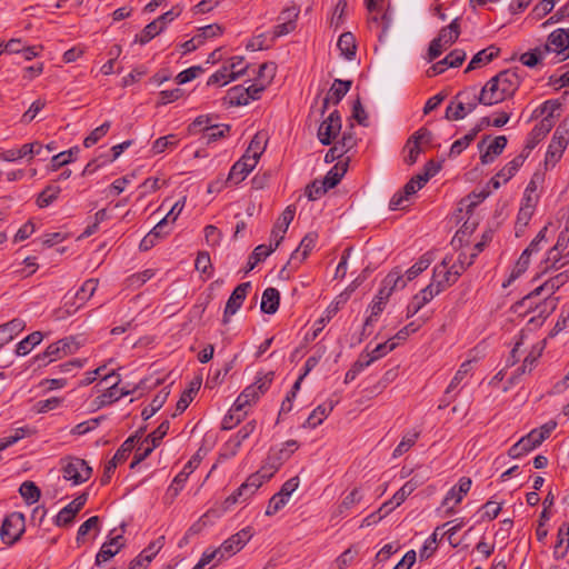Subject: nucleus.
Segmentation results:
<instances>
[{"mask_svg":"<svg viewBox=\"0 0 569 569\" xmlns=\"http://www.w3.org/2000/svg\"><path fill=\"white\" fill-rule=\"evenodd\" d=\"M200 458L198 456H193L183 467L182 471H180L173 479L169 490L173 491V496H177L182 489L184 482L188 480L190 473L193 472L200 465Z\"/></svg>","mask_w":569,"mask_h":569,"instance_id":"23","label":"nucleus"},{"mask_svg":"<svg viewBox=\"0 0 569 569\" xmlns=\"http://www.w3.org/2000/svg\"><path fill=\"white\" fill-rule=\"evenodd\" d=\"M273 380V372H268L248 386L237 398L233 411H241L244 407L254 403L261 395H263L270 387Z\"/></svg>","mask_w":569,"mask_h":569,"instance_id":"2","label":"nucleus"},{"mask_svg":"<svg viewBox=\"0 0 569 569\" xmlns=\"http://www.w3.org/2000/svg\"><path fill=\"white\" fill-rule=\"evenodd\" d=\"M24 530V517L22 513L13 512L4 518L0 535L1 539L8 543H14Z\"/></svg>","mask_w":569,"mask_h":569,"instance_id":"8","label":"nucleus"},{"mask_svg":"<svg viewBox=\"0 0 569 569\" xmlns=\"http://www.w3.org/2000/svg\"><path fill=\"white\" fill-rule=\"evenodd\" d=\"M488 139H489V136H486L478 143V149L481 152L480 161L482 164H488V163L492 162L496 157L500 156L503 152V150L507 146V142H508V140L505 136H498L490 142V144L487 147L486 151L482 152V148Z\"/></svg>","mask_w":569,"mask_h":569,"instance_id":"14","label":"nucleus"},{"mask_svg":"<svg viewBox=\"0 0 569 569\" xmlns=\"http://www.w3.org/2000/svg\"><path fill=\"white\" fill-rule=\"evenodd\" d=\"M569 549V536H565L563 528L558 530V540L553 549V558L556 560L565 558Z\"/></svg>","mask_w":569,"mask_h":569,"instance_id":"57","label":"nucleus"},{"mask_svg":"<svg viewBox=\"0 0 569 569\" xmlns=\"http://www.w3.org/2000/svg\"><path fill=\"white\" fill-rule=\"evenodd\" d=\"M418 487L413 479L407 481L392 497L395 506H400Z\"/></svg>","mask_w":569,"mask_h":569,"instance_id":"61","label":"nucleus"},{"mask_svg":"<svg viewBox=\"0 0 569 569\" xmlns=\"http://www.w3.org/2000/svg\"><path fill=\"white\" fill-rule=\"evenodd\" d=\"M250 288V282H242L234 288L224 307L222 318L223 325H227L229 322L230 317L233 316L241 308Z\"/></svg>","mask_w":569,"mask_h":569,"instance_id":"10","label":"nucleus"},{"mask_svg":"<svg viewBox=\"0 0 569 569\" xmlns=\"http://www.w3.org/2000/svg\"><path fill=\"white\" fill-rule=\"evenodd\" d=\"M531 253L529 251L523 250L517 260L507 282L503 283V287H508L512 281L519 278L529 267Z\"/></svg>","mask_w":569,"mask_h":569,"instance_id":"40","label":"nucleus"},{"mask_svg":"<svg viewBox=\"0 0 569 569\" xmlns=\"http://www.w3.org/2000/svg\"><path fill=\"white\" fill-rule=\"evenodd\" d=\"M98 279H88L83 282L80 289L76 292L74 298L83 305L87 300H89L98 288Z\"/></svg>","mask_w":569,"mask_h":569,"instance_id":"48","label":"nucleus"},{"mask_svg":"<svg viewBox=\"0 0 569 569\" xmlns=\"http://www.w3.org/2000/svg\"><path fill=\"white\" fill-rule=\"evenodd\" d=\"M77 347L74 346L72 338L61 339L57 342L49 345L42 353L36 356V360H44L49 358L52 361L57 358H61L69 353H72Z\"/></svg>","mask_w":569,"mask_h":569,"instance_id":"12","label":"nucleus"},{"mask_svg":"<svg viewBox=\"0 0 569 569\" xmlns=\"http://www.w3.org/2000/svg\"><path fill=\"white\" fill-rule=\"evenodd\" d=\"M471 363H472L471 360H466L465 362H462L460 365L458 371L453 376L452 380L450 381V383L446 390L447 395L450 393L452 390H455L462 382V380L467 377V375L471 371V368H472Z\"/></svg>","mask_w":569,"mask_h":569,"instance_id":"52","label":"nucleus"},{"mask_svg":"<svg viewBox=\"0 0 569 569\" xmlns=\"http://www.w3.org/2000/svg\"><path fill=\"white\" fill-rule=\"evenodd\" d=\"M437 295L433 292L432 288L427 286L422 290H420L417 295H415L407 306V318H411L417 315L428 302H430Z\"/></svg>","mask_w":569,"mask_h":569,"instance_id":"21","label":"nucleus"},{"mask_svg":"<svg viewBox=\"0 0 569 569\" xmlns=\"http://www.w3.org/2000/svg\"><path fill=\"white\" fill-rule=\"evenodd\" d=\"M88 500L87 493L76 497L70 503L60 510L56 517V525L59 527L69 526L73 522L76 515L83 508Z\"/></svg>","mask_w":569,"mask_h":569,"instance_id":"13","label":"nucleus"},{"mask_svg":"<svg viewBox=\"0 0 569 569\" xmlns=\"http://www.w3.org/2000/svg\"><path fill=\"white\" fill-rule=\"evenodd\" d=\"M553 126L555 124L551 122V119L542 118L541 121L530 131L523 151L529 154L530 151L551 131Z\"/></svg>","mask_w":569,"mask_h":569,"instance_id":"18","label":"nucleus"},{"mask_svg":"<svg viewBox=\"0 0 569 569\" xmlns=\"http://www.w3.org/2000/svg\"><path fill=\"white\" fill-rule=\"evenodd\" d=\"M456 101L451 102L446 109V119L448 120H461L466 117V103L465 100H469V91L462 90L457 93Z\"/></svg>","mask_w":569,"mask_h":569,"instance_id":"24","label":"nucleus"},{"mask_svg":"<svg viewBox=\"0 0 569 569\" xmlns=\"http://www.w3.org/2000/svg\"><path fill=\"white\" fill-rule=\"evenodd\" d=\"M232 69H234V66H228L223 64L218 71H216L213 74H211L207 81L208 86H216V84H227L230 81H233L239 78V72L236 71L232 73Z\"/></svg>","mask_w":569,"mask_h":569,"instance_id":"28","label":"nucleus"},{"mask_svg":"<svg viewBox=\"0 0 569 569\" xmlns=\"http://www.w3.org/2000/svg\"><path fill=\"white\" fill-rule=\"evenodd\" d=\"M471 479L468 477H461L457 486L452 487L446 495L442 505L446 506L449 501L455 500L458 505L462 501L463 497L469 492L471 488Z\"/></svg>","mask_w":569,"mask_h":569,"instance_id":"26","label":"nucleus"},{"mask_svg":"<svg viewBox=\"0 0 569 569\" xmlns=\"http://www.w3.org/2000/svg\"><path fill=\"white\" fill-rule=\"evenodd\" d=\"M561 103L558 100H547L542 104H540L532 113V118L542 117L551 119V122L555 123L556 114L555 112L559 110Z\"/></svg>","mask_w":569,"mask_h":569,"instance_id":"42","label":"nucleus"},{"mask_svg":"<svg viewBox=\"0 0 569 569\" xmlns=\"http://www.w3.org/2000/svg\"><path fill=\"white\" fill-rule=\"evenodd\" d=\"M62 475L66 480L72 481L73 485H80L89 480L92 475V468L86 460L71 457L66 460Z\"/></svg>","mask_w":569,"mask_h":569,"instance_id":"5","label":"nucleus"},{"mask_svg":"<svg viewBox=\"0 0 569 569\" xmlns=\"http://www.w3.org/2000/svg\"><path fill=\"white\" fill-rule=\"evenodd\" d=\"M542 442H538V437L536 436V431L531 430L527 436L522 437L518 442L510 447L508 450L509 457L517 459L523 456L525 453L533 450Z\"/></svg>","mask_w":569,"mask_h":569,"instance_id":"20","label":"nucleus"},{"mask_svg":"<svg viewBox=\"0 0 569 569\" xmlns=\"http://www.w3.org/2000/svg\"><path fill=\"white\" fill-rule=\"evenodd\" d=\"M276 248H273L271 244L268 247L266 244H259L254 248L252 253L249 256L246 273L253 270V268L262 260H264L268 256H270Z\"/></svg>","mask_w":569,"mask_h":569,"instance_id":"36","label":"nucleus"},{"mask_svg":"<svg viewBox=\"0 0 569 569\" xmlns=\"http://www.w3.org/2000/svg\"><path fill=\"white\" fill-rule=\"evenodd\" d=\"M431 263V257L429 253L422 254L419 260L407 270V282L416 279L422 271H425Z\"/></svg>","mask_w":569,"mask_h":569,"instance_id":"51","label":"nucleus"},{"mask_svg":"<svg viewBox=\"0 0 569 569\" xmlns=\"http://www.w3.org/2000/svg\"><path fill=\"white\" fill-rule=\"evenodd\" d=\"M111 127L110 121L103 122L101 126L91 131V133L83 140V146L90 148L96 144L102 137L107 134Z\"/></svg>","mask_w":569,"mask_h":569,"instance_id":"58","label":"nucleus"},{"mask_svg":"<svg viewBox=\"0 0 569 569\" xmlns=\"http://www.w3.org/2000/svg\"><path fill=\"white\" fill-rule=\"evenodd\" d=\"M459 18H456L451 21V23L447 27L440 29L438 34V41H442L443 46H448V48L453 44L459 36H460V23Z\"/></svg>","mask_w":569,"mask_h":569,"instance_id":"32","label":"nucleus"},{"mask_svg":"<svg viewBox=\"0 0 569 569\" xmlns=\"http://www.w3.org/2000/svg\"><path fill=\"white\" fill-rule=\"evenodd\" d=\"M280 302V293L276 288L269 287L262 293L261 311L268 315H273Z\"/></svg>","mask_w":569,"mask_h":569,"instance_id":"31","label":"nucleus"},{"mask_svg":"<svg viewBox=\"0 0 569 569\" xmlns=\"http://www.w3.org/2000/svg\"><path fill=\"white\" fill-rule=\"evenodd\" d=\"M79 151L80 150L78 147H73L68 151H62V152L53 156L51 159L52 169L57 170V169L68 164L69 162H71L73 160V156H77L79 153Z\"/></svg>","mask_w":569,"mask_h":569,"instance_id":"54","label":"nucleus"},{"mask_svg":"<svg viewBox=\"0 0 569 569\" xmlns=\"http://www.w3.org/2000/svg\"><path fill=\"white\" fill-rule=\"evenodd\" d=\"M329 189L322 180H315L306 188V194L310 200H317L323 196Z\"/></svg>","mask_w":569,"mask_h":569,"instance_id":"64","label":"nucleus"},{"mask_svg":"<svg viewBox=\"0 0 569 569\" xmlns=\"http://www.w3.org/2000/svg\"><path fill=\"white\" fill-rule=\"evenodd\" d=\"M337 46L345 58H347L348 60L355 58L357 44L355 36L351 32H343L339 37Z\"/></svg>","mask_w":569,"mask_h":569,"instance_id":"35","label":"nucleus"},{"mask_svg":"<svg viewBox=\"0 0 569 569\" xmlns=\"http://www.w3.org/2000/svg\"><path fill=\"white\" fill-rule=\"evenodd\" d=\"M341 130V117L338 110L332 111L329 117L322 121L318 129L319 141L323 146H329Z\"/></svg>","mask_w":569,"mask_h":569,"instance_id":"9","label":"nucleus"},{"mask_svg":"<svg viewBox=\"0 0 569 569\" xmlns=\"http://www.w3.org/2000/svg\"><path fill=\"white\" fill-rule=\"evenodd\" d=\"M179 140L176 134H168L166 137L158 138L152 147L151 151L153 154H160L164 152L167 149H173L178 144Z\"/></svg>","mask_w":569,"mask_h":569,"instance_id":"50","label":"nucleus"},{"mask_svg":"<svg viewBox=\"0 0 569 569\" xmlns=\"http://www.w3.org/2000/svg\"><path fill=\"white\" fill-rule=\"evenodd\" d=\"M346 171L347 164L337 163L328 171L322 181L325 182L328 189H332L341 181Z\"/></svg>","mask_w":569,"mask_h":569,"instance_id":"43","label":"nucleus"},{"mask_svg":"<svg viewBox=\"0 0 569 569\" xmlns=\"http://www.w3.org/2000/svg\"><path fill=\"white\" fill-rule=\"evenodd\" d=\"M200 387L201 379H194L189 383L188 388L182 392L176 405V412L173 413V417L182 413L188 408L190 402L193 400L194 395L199 391Z\"/></svg>","mask_w":569,"mask_h":569,"instance_id":"29","label":"nucleus"},{"mask_svg":"<svg viewBox=\"0 0 569 569\" xmlns=\"http://www.w3.org/2000/svg\"><path fill=\"white\" fill-rule=\"evenodd\" d=\"M563 36H566V33L561 28L552 31L548 36L547 43L542 47V52H546V54L550 52H556L557 54L563 53L567 49H569V46L566 44Z\"/></svg>","mask_w":569,"mask_h":569,"instance_id":"25","label":"nucleus"},{"mask_svg":"<svg viewBox=\"0 0 569 569\" xmlns=\"http://www.w3.org/2000/svg\"><path fill=\"white\" fill-rule=\"evenodd\" d=\"M295 212H296V208L293 206H288L283 210L281 216L278 218V220L271 231V237L274 240V244L272 246L273 248L277 249L279 247V244L281 243V241L283 240L284 233L287 232L289 224L293 220Z\"/></svg>","mask_w":569,"mask_h":569,"instance_id":"16","label":"nucleus"},{"mask_svg":"<svg viewBox=\"0 0 569 569\" xmlns=\"http://www.w3.org/2000/svg\"><path fill=\"white\" fill-rule=\"evenodd\" d=\"M333 405H319L309 415L305 427L316 428L322 423V421L328 417V415L332 411Z\"/></svg>","mask_w":569,"mask_h":569,"instance_id":"37","label":"nucleus"},{"mask_svg":"<svg viewBox=\"0 0 569 569\" xmlns=\"http://www.w3.org/2000/svg\"><path fill=\"white\" fill-rule=\"evenodd\" d=\"M19 492L28 505H32L40 499V489L32 481H24L19 488Z\"/></svg>","mask_w":569,"mask_h":569,"instance_id":"45","label":"nucleus"},{"mask_svg":"<svg viewBox=\"0 0 569 569\" xmlns=\"http://www.w3.org/2000/svg\"><path fill=\"white\" fill-rule=\"evenodd\" d=\"M466 60V52L460 49H455L448 53L442 60L433 63L428 70V77H436L445 72L448 68H457Z\"/></svg>","mask_w":569,"mask_h":569,"instance_id":"11","label":"nucleus"},{"mask_svg":"<svg viewBox=\"0 0 569 569\" xmlns=\"http://www.w3.org/2000/svg\"><path fill=\"white\" fill-rule=\"evenodd\" d=\"M26 327L22 319L16 318L0 326V348L11 341L14 336L21 332Z\"/></svg>","mask_w":569,"mask_h":569,"instance_id":"27","label":"nucleus"},{"mask_svg":"<svg viewBox=\"0 0 569 569\" xmlns=\"http://www.w3.org/2000/svg\"><path fill=\"white\" fill-rule=\"evenodd\" d=\"M476 134L473 132H469L467 134H465L462 138L456 140L452 144H451V148H450V151H449V157L450 158H456L458 157L459 154L462 153V151L465 149H467L469 147V144L476 139Z\"/></svg>","mask_w":569,"mask_h":569,"instance_id":"53","label":"nucleus"},{"mask_svg":"<svg viewBox=\"0 0 569 569\" xmlns=\"http://www.w3.org/2000/svg\"><path fill=\"white\" fill-rule=\"evenodd\" d=\"M251 528L248 527L224 540L221 543V546L217 548V552H220V558L218 559V562H220L223 559L230 558L231 556L240 551L251 539Z\"/></svg>","mask_w":569,"mask_h":569,"instance_id":"6","label":"nucleus"},{"mask_svg":"<svg viewBox=\"0 0 569 569\" xmlns=\"http://www.w3.org/2000/svg\"><path fill=\"white\" fill-rule=\"evenodd\" d=\"M418 438L419 432H411L403 436L399 445L395 448L392 456L397 458L406 453L416 443Z\"/></svg>","mask_w":569,"mask_h":569,"instance_id":"59","label":"nucleus"},{"mask_svg":"<svg viewBox=\"0 0 569 569\" xmlns=\"http://www.w3.org/2000/svg\"><path fill=\"white\" fill-rule=\"evenodd\" d=\"M43 339V335L40 331H34L27 336L17 345L16 353L18 356L28 355L36 346H38Z\"/></svg>","mask_w":569,"mask_h":569,"instance_id":"38","label":"nucleus"},{"mask_svg":"<svg viewBox=\"0 0 569 569\" xmlns=\"http://www.w3.org/2000/svg\"><path fill=\"white\" fill-rule=\"evenodd\" d=\"M506 98L513 96L520 84V78L513 70H503L493 77Z\"/></svg>","mask_w":569,"mask_h":569,"instance_id":"19","label":"nucleus"},{"mask_svg":"<svg viewBox=\"0 0 569 569\" xmlns=\"http://www.w3.org/2000/svg\"><path fill=\"white\" fill-rule=\"evenodd\" d=\"M450 263L451 258L445 257L443 260L433 268L432 280L428 286L432 288L437 296L456 283L461 276L462 267L458 268V264Z\"/></svg>","mask_w":569,"mask_h":569,"instance_id":"1","label":"nucleus"},{"mask_svg":"<svg viewBox=\"0 0 569 569\" xmlns=\"http://www.w3.org/2000/svg\"><path fill=\"white\" fill-rule=\"evenodd\" d=\"M61 192V188L57 184H48L38 196L37 206L39 208H46L50 206L54 200L58 199Z\"/></svg>","mask_w":569,"mask_h":569,"instance_id":"39","label":"nucleus"},{"mask_svg":"<svg viewBox=\"0 0 569 569\" xmlns=\"http://www.w3.org/2000/svg\"><path fill=\"white\" fill-rule=\"evenodd\" d=\"M137 437L138 436L129 437L120 446V448L116 451L112 459L107 462V465L104 466L103 473L100 479L102 486L108 485L110 482L111 476L113 475L118 463H122L128 459L130 452L134 448V442H136Z\"/></svg>","mask_w":569,"mask_h":569,"instance_id":"7","label":"nucleus"},{"mask_svg":"<svg viewBox=\"0 0 569 569\" xmlns=\"http://www.w3.org/2000/svg\"><path fill=\"white\" fill-rule=\"evenodd\" d=\"M196 270H198L201 273L207 274L208 277L211 276V259L207 251H200L196 258L194 261Z\"/></svg>","mask_w":569,"mask_h":569,"instance_id":"62","label":"nucleus"},{"mask_svg":"<svg viewBox=\"0 0 569 569\" xmlns=\"http://www.w3.org/2000/svg\"><path fill=\"white\" fill-rule=\"evenodd\" d=\"M528 156L529 154L522 150L520 154L516 156L501 170L498 171V177H501L503 182L509 181L518 171V169L522 167Z\"/></svg>","mask_w":569,"mask_h":569,"instance_id":"33","label":"nucleus"},{"mask_svg":"<svg viewBox=\"0 0 569 569\" xmlns=\"http://www.w3.org/2000/svg\"><path fill=\"white\" fill-rule=\"evenodd\" d=\"M546 56V52H542V47L535 48L531 51L525 52L520 56V61L523 66L529 68H533L538 64V62Z\"/></svg>","mask_w":569,"mask_h":569,"instance_id":"60","label":"nucleus"},{"mask_svg":"<svg viewBox=\"0 0 569 569\" xmlns=\"http://www.w3.org/2000/svg\"><path fill=\"white\" fill-rule=\"evenodd\" d=\"M267 134L263 132H257L251 139L249 147L247 148L243 154H249V157H253L256 163H258L261 154L263 153L267 146Z\"/></svg>","mask_w":569,"mask_h":569,"instance_id":"34","label":"nucleus"},{"mask_svg":"<svg viewBox=\"0 0 569 569\" xmlns=\"http://www.w3.org/2000/svg\"><path fill=\"white\" fill-rule=\"evenodd\" d=\"M257 163L253 157L243 154L230 169L227 181L233 182L234 184L243 181L247 176L256 168Z\"/></svg>","mask_w":569,"mask_h":569,"instance_id":"15","label":"nucleus"},{"mask_svg":"<svg viewBox=\"0 0 569 569\" xmlns=\"http://www.w3.org/2000/svg\"><path fill=\"white\" fill-rule=\"evenodd\" d=\"M162 31V26H159V21H152L148 23L140 34L136 36V42L146 44L152 40L157 34Z\"/></svg>","mask_w":569,"mask_h":569,"instance_id":"49","label":"nucleus"},{"mask_svg":"<svg viewBox=\"0 0 569 569\" xmlns=\"http://www.w3.org/2000/svg\"><path fill=\"white\" fill-rule=\"evenodd\" d=\"M569 279V274L567 272H561L557 274L553 278H550L541 286L537 287L535 290H532L528 296H526L522 299V303L531 301L533 298L540 296L542 292H547L548 297L543 301V309L539 312V315H542L543 312L549 309V312L552 311L556 308V299L550 298L553 292L559 289L561 286H563Z\"/></svg>","mask_w":569,"mask_h":569,"instance_id":"3","label":"nucleus"},{"mask_svg":"<svg viewBox=\"0 0 569 569\" xmlns=\"http://www.w3.org/2000/svg\"><path fill=\"white\" fill-rule=\"evenodd\" d=\"M499 54V49L490 46L478 53H476L469 62L466 72L480 68L493 60Z\"/></svg>","mask_w":569,"mask_h":569,"instance_id":"30","label":"nucleus"},{"mask_svg":"<svg viewBox=\"0 0 569 569\" xmlns=\"http://www.w3.org/2000/svg\"><path fill=\"white\" fill-rule=\"evenodd\" d=\"M382 286L392 292L396 289L405 288L407 286V281L403 280L401 270L396 268L386 276L382 281Z\"/></svg>","mask_w":569,"mask_h":569,"instance_id":"46","label":"nucleus"},{"mask_svg":"<svg viewBox=\"0 0 569 569\" xmlns=\"http://www.w3.org/2000/svg\"><path fill=\"white\" fill-rule=\"evenodd\" d=\"M227 99L231 106H246L249 99L244 94L242 86H234L228 90Z\"/></svg>","mask_w":569,"mask_h":569,"instance_id":"55","label":"nucleus"},{"mask_svg":"<svg viewBox=\"0 0 569 569\" xmlns=\"http://www.w3.org/2000/svg\"><path fill=\"white\" fill-rule=\"evenodd\" d=\"M168 396H169V391H167L166 389L159 391L152 399L151 403L142 410V412H141L142 418L144 420L150 419L158 410H160L162 408Z\"/></svg>","mask_w":569,"mask_h":569,"instance_id":"41","label":"nucleus"},{"mask_svg":"<svg viewBox=\"0 0 569 569\" xmlns=\"http://www.w3.org/2000/svg\"><path fill=\"white\" fill-rule=\"evenodd\" d=\"M229 131V124H211L203 129V137L207 139V142L210 143L226 137Z\"/></svg>","mask_w":569,"mask_h":569,"instance_id":"47","label":"nucleus"},{"mask_svg":"<svg viewBox=\"0 0 569 569\" xmlns=\"http://www.w3.org/2000/svg\"><path fill=\"white\" fill-rule=\"evenodd\" d=\"M507 98L500 89V86L495 82L493 77L485 84L479 92L478 101L485 106H493L505 101Z\"/></svg>","mask_w":569,"mask_h":569,"instance_id":"17","label":"nucleus"},{"mask_svg":"<svg viewBox=\"0 0 569 569\" xmlns=\"http://www.w3.org/2000/svg\"><path fill=\"white\" fill-rule=\"evenodd\" d=\"M569 143V114L557 127L548 147L546 161H558Z\"/></svg>","mask_w":569,"mask_h":569,"instance_id":"4","label":"nucleus"},{"mask_svg":"<svg viewBox=\"0 0 569 569\" xmlns=\"http://www.w3.org/2000/svg\"><path fill=\"white\" fill-rule=\"evenodd\" d=\"M317 238L318 236L315 232L307 233L300 241L299 247L292 252L288 263H301L315 248Z\"/></svg>","mask_w":569,"mask_h":569,"instance_id":"22","label":"nucleus"},{"mask_svg":"<svg viewBox=\"0 0 569 569\" xmlns=\"http://www.w3.org/2000/svg\"><path fill=\"white\" fill-rule=\"evenodd\" d=\"M361 500V495H360V491L358 488H355L351 492H349L345 498L343 500L341 501V503L339 505L338 507V511L340 515L345 513L346 511H348L349 509H351L355 505H357L358 502H360Z\"/></svg>","mask_w":569,"mask_h":569,"instance_id":"63","label":"nucleus"},{"mask_svg":"<svg viewBox=\"0 0 569 569\" xmlns=\"http://www.w3.org/2000/svg\"><path fill=\"white\" fill-rule=\"evenodd\" d=\"M351 88V81L336 79L332 83L328 96L333 100V103H339L340 100L347 94Z\"/></svg>","mask_w":569,"mask_h":569,"instance_id":"44","label":"nucleus"},{"mask_svg":"<svg viewBox=\"0 0 569 569\" xmlns=\"http://www.w3.org/2000/svg\"><path fill=\"white\" fill-rule=\"evenodd\" d=\"M121 549V545H118L117 548L112 547V542L106 541L100 551L96 556V565L100 566L101 563L110 560L113 556H116Z\"/></svg>","mask_w":569,"mask_h":569,"instance_id":"56","label":"nucleus"}]
</instances>
